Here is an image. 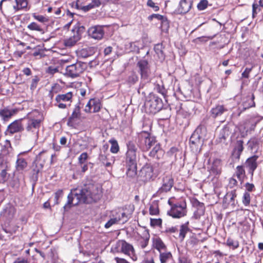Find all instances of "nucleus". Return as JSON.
<instances>
[{
    "label": "nucleus",
    "instance_id": "f257e3e1",
    "mask_svg": "<svg viewBox=\"0 0 263 263\" xmlns=\"http://www.w3.org/2000/svg\"><path fill=\"white\" fill-rule=\"evenodd\" d=\"M101 188L98 184L89 183L81 189H76L68 196L67 203L64 206L65 212H67L72 206L80 202L91 203L96 202L101 198Z\"/></svg>",
    "mask_w": 263,
    "mask_h": 263
},
{
    "label": "nucleus",
    "instance_id": "f03ea898",
    "mask_svg": "<svg viewBox=\"0 0 263 263\" xmlns=\"http://www.w3.org/2000/svg\"><path fill=\"white\" fill-rule=\"evenodd\" d=\"M127 151L125 158V165L127 167L126 174L129 177H134L137 174V148L134 143L128 141L127 143Z\"/></svg>",
    "mask_w": 263,
    "mask_h": 263
},
{
    "label": "nucleus",
    "instance_id": "7ed1b4c3",
    "mask_svg": "<svg viewBox=\"0 0 263 263\" xmlns=\"http://www.w3.org/2000/svg\"><path fill=\"white\" fill-rule=\"evenodd\" d=\"M15 5L11 7V0H2L0 2V9H2V5L4 4L6 12L9 14H13L17 11L26 8L28 5L27 0H15Z\"/></svg>",
    "mask_w": 263,
    "mask_h": 263
},
{
    "label": "nucleus",
    "instance_id": "20e7f679",
    "mask_svg": "<svg viewBox=\"0 0 263 263\" xmlns=\"http://www.w3.org/2000/svg\"><path fill=\"white\" fill-rule=\"evenodd\" d=\"M146 111L149 114H155L163 107V102L160 98L151 94L145 103Z\"/></svg>",
    "mask_w": 263,
    "mask_h": 263
},
{
    "label": "nucleus",
    "instance_id": "39448f33",
    "mask_svg": "<svg viewBox=\"0 0 263 263\" xmlns=\"http://www.w3.org/2000/svg\"><path fill=\"white\" fill-rule=\"evenodd\" d=\"M43 119L29 118L26 124L25 130L27 135L35 140L39 137V132L41 126Z\"/></svg>",
    "mask_w": 263,
    "mask_h": 263
},
{
    "label": "nucleus",
    "instance_id": "423d86ee",
    "mask_svg": "<svg viewBox=\"0 0 263 263\" xmlns=\"http://www.w3.org/2000/svg\"><path fill=\"white\" fill-rule=\"evenodd\" d=\"M87 68V64L79 61L75 64L67 66L66 74L71 78H76L80 76Z\"/></svg>",
    "mask_w": 263,
    "mask_h": 263
},
{
    "label": "nucleus",
    "instance_id": "0eeeda50",
    "mask_svg": "<svg viewBox=\"0 0 263 263\" xmlns=\"http://www.w3.org/2000/svg\"><path fill=\"white\" fill-rule=\"evenodd\" d=\"M156 142L155 139L148 132H142L139 135V146L144 151H148Z\"/></svg>",
    "mask_w": 263,
    "mask_h": 263
},
{
    "label": "nucleus",
    "instance_id": "6e6552de",
    "mask_svg": "<svg viewBox=\"0 0 263 263\" xmlns=\"http://www.w3.org/2000/svg\"><path fill=\"white\" fill-rule=\"evenodd\" d=\"M83 26H76L72 30V35L64 40V45L66 47H71L74 46L80 40L82 32L83 31Z\"/></svg>",
    "mask_w": 263,
    "mask_h": 263
},
{
    "label": "nucleus",
    "instance_id": "1a4fd4ad",
    "mask_svg": "<svg viewBox=\"0 0 263 263\" xmlns=\"http://www.w3.org/2000/svg\"><path fill=\"white\" fill-rule=\"evenodd\" d=\"M108 145L104 144L100 150L99 156V161L105 166L109 167L114 163L115 159L110 154L107 152Z\"/></svg>",
    "mask_w": 263,
    "mask_h": 263
},
{
    "label": "nucleus",
    "instance_id": "9d476101",
    "mask_svg": "<svg viewBox=\"0 0 263 263\" xmlns=\"http://www.w3.org/2000/svg\"><path fill=\"white\" fill-rule=\"evenodd\" d=\"M118 246L120 248V252L129 256L133 261L137 259L135 254V250L133 246L124 240H119L117 243Z\"/></svg>",
    "mask_w": 263,
    "mask_h": 263
},
{
    "label": "nucleus",
    "instance_id": "9b49d317",
    "mask_svg": "<svg viewBox=\"0 0 263 263\" xmlns=\"http://www.w3.org/2000/svg\"><path fill=\"white\" fill-rule=\"evenodd\" d=\"M199 128H197L192 135L190 139V147L192 151L195 153L200 151V147L202 144V141L199 135Z\"/></svg>",
    "mask_w": 263,
    "mask_h": 263
},
{
    "label": "nucleus",
    "instance_id": "f8f14e48",
    "mask_svg": "<svg viewBox=\"0 0 263 263\" xmlns=\"http://www.w3.org/2000/svg\"><path fill=\"white\" fill-rule=\"evenodd\" d=\"M174 184V180L170 176H166L163 178L162 186L158 189L156 194L159 196L169 192Z\"/></svg>",
    "mask_w": 263,
    "mask_h": 263
},
{
    "label": "nucleus",
    "instance_id": "ddd939ff",
    "mask_svg": "<svg viewBox=\"0 0 263 263\" xmlns=\"http://www.w3.org/2000/svg\"><path fill=\"white\" fill-rule=\"evenodd\" d=\"M24 128L21 120H16L9 124L5 132L6 135H12L14 133L22 132Z\"/></svg>",
    "mask_w": 263,
    "mask_h": 263
},
{
    "label": "nucleus",
    "instance_id": "4468645a",
    "mask_svg": "<svg viewBox=\"0 0 263 263\" xmlns=\"http://www.w3.org/2000/svg\"><path fill=\"white\" fill-rule=\"evenodd\" d=\"M101 102L99 99H90L85 106L84 111L87 113L97 112L100 111Z\"/></svg>",
    "mask_w": 263,
    "mask_h": 263
},
{
    "label": "nucleus",
    "instance_id": "2eb2a0df",
    "mask_svg": "<svg viewBox=\"0 0 263 263\" xmlns=\"http://www.w3.org/2000/svg\"><path fill=\"white\" fill-rule=\"evenodd\" d=\"M137 66L142 79H147L150 73L149 66L145 60H141L137 63Z\"/></svg>",
    "mask_w": 263,
    "mask_h": 263
},
{
    "label": "nucleus",
    "instance_id": "dca6fc26",
    "mask_svg": "<svg viewBox=\"0 0 263 263\" xmlns=\"http://www.w3.org/2000/svg\"><path fill=\"white\" fill-rule=\"evenodd\" d=\"M88 35L96 40H101L104 35V30L101 26H96L90 27L88 30Z\"/></svg>",
    "mask_w": 263,
    "mask_h": 263
},
{
    "label": "nucleus",
    "instance_id": "f3484780",
    "mask_svg": "<svg viewBox=\"0 0 263 263\" xmlns=\"http://www.w3.org/2000/svg\"><path fill=\"white\" fill-rule=\"evenodd\" d=\"M168 204L171 206L170 214H184L185 211L186 204L182 202L172 204L171 199L168 201ZM167 214H170L168 213Z\"/></svg>",
    "mask_w": 263,
    "mask_h": 263
},
{
    "label": "nucleus",
    "instance_id": "a211bd4d",
    "mask_svg": "<svg viewBox=\"0 0 263 263\" xmlns=\"http://www.w3.org/2000/svg\"><path fill=\"white\" fill-rule=\"evenodd\" d=\"M152 248L157 250L159 253L167 249L166 245L158 236L152 238Z\"/></svg>",
    "mask_w": 263,
    "mask_h": 263
},
{
    "label": "nucleus",
    "instance_id": "6ab92c4d",
    "mask_svg": "<svg viewBox=\"0 0 263 263\" xmlns=\"http://www.w3.org/2000/svg\"><path fill=\"white\" fill-rule=\"evenodd\" d=\"M141 174L144 178L145 181H147L153 179V167L151 165H146L144 166L141 170Z\"/></svg>",
    "mask_w": 263,
    "mask_h": 263
},
{
    "label": "nucleus",
    "instance_id": "aec40b11",
    "mask_svg": "<svg viewBox=\"0 0 263 263\" xmlns=\"http://www.w3.org/2000/svg\"><path fill=\"white\" fill-rule=\"evenodd\" d=\"M258 156H253L249 158L246 162V166L249 169V173L252 176L253 175L254 171L255 170L257 166V159Z\"/></svg>",
    "mask_w": 263,
    "mask_h": 263
},
{
    "label": "nucleus",
    "instance_id": "412c9836",
    "mask_svg": "<svg viewBox=\"0 0 263 263\" xmlns=\"http://www.w3.org/2000/svg\"><path fill=\"white\" fill-rule=\"evenodd\" d=\"M228 111V109L222 105H217L210 110V115L213 118L221 116L224 112Z\"/></svg>",
    "mask_w": 263,
    "mask_h": 263
},
{
    "label": "nucleus",
    "instance_id": "4be33fe9",
    "mask_svg": "<svg viewBox=\"0 0 263 263\" xmlns=\"http://www.w3.org/2000/svg\"><path fill=\"white\" fill-rule=\"evenodd\" d=\"M236 197V190H233L228 192L224 196L223 200V205L227 206L229 204H234V199Z\"/></svg>",
    "mask_w": 263,
    "mask_h": 263
},
{
    "label": "nucleus",
    "instance_id": "5701e85b",
    "mask_svg": "<svg viewBox=\"0 0 263 263\" xmlns=\"http://www.w3.org/2000/svg\"><path fill=\"white\" fill-rule=\"evenodd\" d=\"M73 95L72 92L69 91L65 94H59L55 97V101L56 102H63L66 103V102H69L68 106L70 105V103L72 102V98Z\"/></svg>",
    "mask_w": 263,
    "mask_h": 263
},
{
    "label": "nucleus",
    "instance_id": "b1692460",
    "mask_svg": "<svg viewBox=\"0 0 263 263\" xmlns=\"http://www.w3.org/2000/svg\"><path fill=\"white\" fill-rule=\"evenodd\" d=\"M17 112V110L15 109H8L5 108L0 110V117L4 121H8Z\"/></svg>",
    "mask_w": 263,
    "mask_h": 263
},
{
    "label": "nucleus",
    "instance_id": "393cba45",
    "mask_svg": "<svg viewBox=\"0 0 263 263\" xmlns=\"http://www.w3.org/2000/svg\"><path fill=\"white\" fill-rule=\"evenodd\" d=\"M81 103L79 102L73 109L72 114L68 119V122H73L81 118Z\"/></svg>",
    "mask_w": 263,
    "mask_h": 263
},
{
    "label": "nucleus",
    "instance_id": "a878e982",
    "mask_svg": "<svg viewBox=\"0 0 263 263\" xmlns=\"http://www.w3.org/2000/svg\"><path fill=\"white\" fill-rule=\"evenodd\" d=\"M159 258L161 263H167L173 259V255L172 253L168 249H166L159 252Z\"/></svg>",
    "mask_w": 263,
    "mask_h": 263
},
{
    "label": "nucleus",
    "instance_id": "bb28decb",
    "mask_svg": "<svg viewBox=\"0 0 263 263\" xmlns=\"http://www.w3.org/2000/svg\"><path fill=\"white\" fill-rule=\"evenodd\" d=\"M164 154V151L159 144H156L149 153V156L159 159Z\"/></svg>",
    "mask_w": 263,
    "mask_h": 263
},
{
    "label": "nucleus",
    "instance_id": "cd10ccee",
    "mask_svg": "<svg viewBox=\"0 0 263 263\" xmlns=\"http://www.w3.org/2000/svg\"><path fill=\"white\" fill-rule=\"evenodd\" d=\"M149 235L148 233L144 236H140L137 240V244L139 247H140L141 249H143L145 248L149 242Z\"/></svg>",
    "mask_w": 263,
    "mask_h": 263
},
{
    "label": "nucleus",
    "instance_id": "c85d7f7f",
    "mask_svg": "<svg viewBox=\"0 0 263 263\" xmlns=\"http://www.w3.org/2000/svg\"><path fill=\"white\" fill-rule=\"evenodd\" d=\"M229 129L227 127L223 128L221 130L219 137L216 140L219 143H224L226 140L229 138Z\"/></svg>",
    "mask_w": 263,
    "mask_h": 263
},
{
    "label": "nucleus",
    "instance_id": "c756f323",
    "mask_svg": "<svg viewBox=\"0 0 263 263\" xmlns=\"http://www.w3.org/2000/svg\"><path fill=\"white\" fill-rule=\"evenodd\" d=\"M21 154L22 153H20L18 155L16 162V168L17 171H22L27 166L26 161L24 158L20 157Z\"/></svg>",
    "mask_w": 263,
    "mask_h": 263
},
{
    "label": "nucleus",
    "instance_id": "7c9ffc66",
    "mask_svg": "<svg viewBox=\"0 0 263 263\" xmlns=\"http://www.w3.org/2000/svg\"><path fill=\"white\" fill-rule=\"evenodd\" d=\"M188 224L189 222L187 221L185 223L183 224L180 226L179 238L181 241H183L184 240L186 233L190 231Z\"/></svg>",
    "mask_w": 263,
    "mask_h": 263
},
{
    "label": "nucleus",
    "instance_id": "2f4dec72",
    "mask_svg": "<svg viewBox=\"0 0 263 263\" xmlns=\"http://www.w3.org/2000/svg\"><path fill=\"white\" fill-rule=\"evenodd\" d=\"M192 203L193 206L197 208V211L194 212V214H201L204 212V206L203 203L200 202L196 199L194 200Z\"/></svg>",
    "mask_w": 263,
    "mask_h": 263
},
{
    "label": "nucleus",
    "instance_id": "473e14b6",
    "mask_svg": "<svg viewBox=\"0 0 263 263\" xmlns=\"http://www.w3.org/2000/svg\"><path fill=\"white\" fill-rule=\"evenodd\" d=\"M237 178L240 181H243V179L246 176L245 171L243 166L242 165L237 166L235 172Z\"/></svg>",
    "mask_w": 263,
    "mask_h": 263
},
{
    "label": "nucleus",
    "instance_id": "72a5a7b5",
    "mask_svg": "<svg viewBox=\"0 0 263 263\" xmlns=\"http://www.w3.org/2000/svg\"><path fill=\"white\" fill-rule=\"evenodd\" d=\"M226 245L232 250H235L239 247V242L238 240H235L232 238L229 237L227 240Z\"/></svg>",
    "mask_w": 263,
    "mask_h": 263
},
{
    "label": "nucleus",
    "instance_id": "f704fd0d",
    "mask_svg": "<svg viewBox=\"0 0 263 263\" xmlns=\"http://www.w3.org/2000/svg\"><path fill=\"white\" fill-rule=\"evenodd\" d=\"M27 28L31 31H36L41 33H44L43 29L41 26L39 25L35 22H32L27 26Z\"/></svg>",
    "mask_w": 263,
    "mask_h": 263
},
{
    "label": "nucleus",
    "instance_id": "c9c22d12",
    "mask_svg": "<svg viewBox=\"0 0 263 263\" xmlns=\"http://www.w3.org/2000/svg\"><path fill=\"white\" fill-rule=\"evenodd\" d=\"M154 50L159 58L163 59L164 54L163 51V45L162 44H158L154 47Z\"/></svg>",
    "mask_w": 263,
    "mask_h": 263
},
{
    "label": "nucleus",
    "instance_id": "e433bc0d",
    "mask_svg": "<svg viewBox=\"0 0 263 263\" xmlns=\"http://www.w3.org/2000/svg\"><path fill=\"white\" fill-rule=\"evenodd\" d=\"M32 17L37 21L43 24H45L49 22V18L47 16H44L42 15H38L36 13H34L32 14Z\"/></svg>",
    "mask_w": 263,
    "mask_h": 263
},
{
    "label": "nucleus",
    "instance_id": "4c0bfd02",
    "mask_svg": "<svg viewBox=\"0 0 263 263\" xmlns=\"http://www.w3.org/2000/svg\"><path fill=\"white\" fill-rule=\"evenodd\" d=\"M111 143L110 152L112 153L116 154L119 151V146L116 140L111 139L109 141Z\"/></svg>",
    "mask_w": 263,
    "mask_h": 263
},
{
    "label": "nucleus",
    "instance_id": "58836bf2",
    "mask_svg": "<svg viewBox=\"0 0 263 263\" xmlns=\"http://www.w3.org/2000/svg\"><path fill=\"white\" fill-rule=\"evenodd\" d=\"M161 28L163 31H167L170 27L169 22L165 16L161 21Z\"/></svg>",
    "mask_w": 263,
    "mask_h": 263
},
{
    "label": "nucleus",
    "instance_id": "ea45409f",
    "mask_svg": "<svg viewBox=\"0 0 263 263\" xmlns=\"http://www.w3.org/2000/svg\"><path fill=\"white\" fill-rule=\"evenodd\" d=\"M235 149L237 152L238 157H239L241 152L243 150V141L242 140H238L237 141V144Z\"/></svg>",
    "mask_w": 263,
    "mask_h": 263
},
{
    "label": "nucleus",
    "instance_id": "a19ab883",
    "mask_svg": "<svg viewBox=\"0 0 263 263\" xmlns=\"http://www.w3.org/2000/svg\"><path fill=\"white\" fill-rule=\"evenodd\" d=\"M247 102H248L249 103H247V102L243 103V104H242L243 108L241 110V111H243L248 108H249L251 107H253L255 105V103L252 98H248L247 99Z\"/></svg>",
    "mask_w": 263,
    "mask_h": 263
},
{
    "label": "nucleus",
    "instance_id": "79ce46f5",
    "mask_svg": "<svg viewBox=\"0 0 263 263\" xmlns=\"http://www.w3.org/2000/svg\"><path fill=\"white\" fill-rule=\"evenodd\" d=\"M250 123V120H246L243 124H241L240 125L241 128H243V130L248 132L249 130H252L254 128L255 125L253 124H251V126H249V124Z\"/></svg>",
    "mask_w": 263,
    "mask_h": 263
},
{
    "label": "nucleus",
    "instance_id": "37998d69",
    "mask_svg": "<svg viewBox=\"0 0 263 263\" xmlns=\"http://www.w3.org/2000/svg\"><path fill=\"white\" fill-rule=\"evenodd\" d=\"M162 220L161 218H151V225L152 227H160L162 226Z\"/></svg>",
    "mask_w": 263,
    "mask_h": 263
},
{
    "label": "nucleus",
    "instance_id": "c03bdc74",
    "mask_svg": "<svg viewBox=\"0 0 263 263\" xmlns=\"http://www.w3.org/2000/svg\"><path fill=\"white\" fill-rule=\"evenodd\" d=\"M155 89L159 93H161L162 96H165L166 95L167 90L164 88L163 85L157 84L155 87Z\"/></svg>",
    "mask_w": 263,
    "mask_h": 263
},
{
    "label": "nucleus",
    "instance_id": "a18cd8bd",
    "mask_svg": "<svg viewBox=\"0 0 263 263\" xmlns=\"http://www.w3.org/2000/svg\"><path fill=\"white\" fill-rule=\"evenodd\" d=\"M88 158V155L86 153L84 152L82 153L78 158V162L80 165H82L85 163V161Z\"/></svg>",
    "mask_w": 263,
    "mask_h": 263
},
{
    "label": "nucleus",
    "instance_id": "49530a36",
    "mask_svg": "<svg viewBox=\"0 0 263 263\" xmlns=\"http://www.w3.org/2000/svg\"><path fill=\"white\" fill-rule=\"evenodd\" d=\"M119 221V219H118L117 218H111L105 223L104 227L106 229H108L112 225L117 223Z\"/></svg>",
    "mask_w": 263,
    "mask_h": 263
},
{
    "label": "nucleus",
    "instance_id": "de8ad7c7",
    "mask_svg": "<svg viewBox=\"0 0 263 263\" xmlns=\"http://www.w3.org/2000/svg\"><path fill=\"white\" fill-rule=\"evenodd\" d=\"M138 80V77L135 73L132 74L128 77L127 82L130 84H134Z\"/></svg>",
    "mask_w": 263,
    "mask_h": 263
},
{
    "label": "nucleus",
    "instance_id": "09e8293b",
    "mask_svg": "<svg viewBox=\"0 0 263 263\" xmlns=\"http://www.w3.org/2000/svg\"><path fill=\"white\" fill-rule=\"evenodd\" d=\"M149 212V214H159V210L157 203H153L151 205Z\"/></svg>",
    "mask_w": 263,
    "mask_h": 263
},
{
    "label": "nucleus",
    "instance_id": "8fccbe9b",
    "mask_svg": "<svg viewBox=\"0 0 263 263\" xmlns=\"http://www.w3.org/2000/svg\"><path fill=\"white\" fill-rule=\"evenodd\" d=\"M208 1L207 0H202L197 5V8L199 10H204L208 6Z\"/></svg>",
    "mask_w": 263,
    "mask_h": 263
},
{
    "label": "nucleus",
    "instance_id": "3c124183",
    "mask_svg": "<svg viewBox=\"0 0 263 263\" xmlns=\"http://www.w3.org/2000/svg\"><path fill=\"white\" fill-rule=\"evenodd\" d=\"M242 202L245 205H248L250 202V194L249 193L246 192L243 195Z\"/></svg>",
    "mask_w": 263,
    "mask_h": 263
},
{
    "label": "nucleus",
    "instance_id": "603ef678",
    "mask_svg": "<svg viewBox=\"0 0 263 263\" xmlns=\"http://www.w3.org/2000/svg\"><path fill=\"white\" fill-rule=\"evenodd\" d=\"M40 81V79L37 76H35L31 81V84L30 85L31 89H34L37 86V84Z\"/></svg>",
    "mask_w": 263,
    "mask_h": 263
},
{
    "label": "nucleus",
    "instance_id": "864d4df0",
    "mask_svg": "<svg viewBox=\"0 0 263 263\" xmlns=\"http://www.w3.org/2000/svg\"><path fill=\"white\" fill-rule=\"evenodd\" d=\"M164 17V16L159 14H153L148 17V19L149 21H152L154 18H156L158 20L161 21Z\"/></svg>",
    "mask_w": 263,
    "mask_h": 263
},
{
    "label": "nucleus",
    "instance_id": "5fc2aeb1",
    "mask_svg": "<svg viewBox=\"0 0 263 263\" xmlns=\"http://www.w3.org/2000/svg\"><path fill=\"white\" fill-rule=\"evenodd\" d=\"M58 69L56 67H54L52 66H49L47 68L46 70V72L51 75H53L54 73L58 72Z\"/></svg>",
    "mask_w": 263,
    "mask_h": 263
},
{
    "label": "nucleus",
    "instance_id": "6e6d98bb",
    "mask_svg": "<svg viewBox=\"0 0 263 263\" xmlns=\"http://www.w3.org/2000/svg\"><path fill=\"white\" fill-rule=\"evenodd\" d=\"M147 5L148 6L153 8L154 10L155 11H157L159 10V6L156 5L155 3L152 0H148Z\"/></svg>",
    "mask_w": 263,
    "mask_h": 263
},
{
    "label": "nucleus",
    "instance_id": "4d7b16f0",
    "mask_svg": "<svg viewBox=\"0 0 263 263\" xmlns=\"http://www.w3.org/2000/svg\"><path fill=\"white\" fill-rule=\"evenodd\" d=\"M253 68V66L251 68L247 67L244 71L241 74V77L245 78H249L250 73L251 72Z\"/></svg>",
    "mask_w": 263,
    "mask_h": 263
},
{
    "label": "nucleus",
    "instance_id": "13d9d810",
    "mask_svg": "<svg viewBox=\"0 0 263 263\" xmlns=\"http://www.w3.org/2000/svg\"><path fill=\"white\" fill-rule=\"evenodd\" d=\"M105 0H91L90 3L93 5V8L99 7L101 4L104 3Z\"/></svg>",
    "mask_w": 263,
    "mask_h": 263
},
{
    "label": "nucleus",
    "instance_id": "bf43d9fd",
    "mask_svg": "<svg viewBox=\"0 0 263 263\" xmlns=\"http://www.w3.org/2000/svg\"><path fill=\"white\" fill-rule=\"evenodd\" d=\"M63 195V191L62 190H59L57 192H56L55 193V195H54V200H55V203H58V199L59 198L62 196Z\"/></svg>",
    "mask_w": 263,
    "mask_h": 263
},
{
    "label": "nucleus",
    "instance_id": "052dcab7",
    "mask_svg": "<svg viewBox=\"0 0 263 263\" xmlns=\"http://www.w3.org/2000/svg\"><path fill=\"white\" fill-rule=\"evenodd\" d=\"M237 184V181L235 179H234L233 178H231L230 179L229 182V186H230V188L234 187V186H236Z\"/></svg>",
    "mask_w": 263,
    "mask_h": 263
},
{
    "label": "nucleus",
    "instance_id": "680f3d73",
    "mask_svg": "<svg viewBox=\"0 0 263 263\" xmlns=\"http://www.w3.org/2000/svg\"><path fill=\"white\" fill-rule=\"evenodd\" d=\"M54 105L58 107L59 108L61 109H65L67 107V105L68 104H67L66 103H63V102H56L54 104Z\"/></svg>",
    "mask_w": 263,
    "mask_h": 263
},
{
    "label": "nucleus",
    "instance_id": "e2e57ef3",
    "mask_svg": "<svg viewBox=\"0 0 263 263\" xmlns=\"http://www.w3.org/2000/svg\"><path fill=\"white\" fill-rule=\"evenodd\" d=\"M11 185L15 190L18 189L20 187L19 180L18 179H14L12 182Z\"/></svg>",
    "mask_w": 263,
    "mask_h": 263
},
{
    "label": "nucleus",
    "instance_id": "0e129e2a",
    "mask_svg": "<svg viewBox=\"0 0 263 263\" xmlns=\"http://www.w3.org/2000/svg\"><path fill=\"white\" fill-rule=\"evenodd\" d=\"M22 72L26 76H31L32 74V71L31 69L28 67L24 68L22 70Z\"/></svg>",
    "mask_w": 263,
    "mask_h": 263
},
{
    "label": "nucleus",
    "instance_id": "69168bd1",
    "mask_svg": "<svg viewBox=\"0 0 263 263\" xmlns=\"http://www.w3.org/2000/svg\"><path fill=\"white\" fill-rule=\"evenodd\" d=\"M94 8L93 7V5H92L91 4V3H89V4H88L87 5H86V6H83L82 8H81V9L82 10H83L85 12H87L89 10H90V9H92Z\"/></svg>",
    "mask_w": 263,
    "mask_h": 263
},
{
    "label": "nucleus",
    "instance_id": "338daca9",
    "mask_svg": "<svg viewBox=\"0 0 263 263\" xmlns=\"http://www.w3.org/2000/svg\"><path fill=\"white\" fill-rule=\"evenodd\" d=\"M245 186L248 192H251L254 189V185L252 183H247Z\"/></svg>",
    "mask_w": 263,
    "mask_h": 263
},
{
    "label": "nucleus",
    "instance_id": "774afa93",
    "mask_svg": "<svg viewBox=\"0 0 263 263\" xmlns=\"http://www.w3.org/2000/svg\"><path fill=\"white\" fill-rule=\"evenodd\" d=\"M179 263H192L190 259L185 257H183L179 259Z\"/></svg>",
    "mask_w": 263,
    "mask_h": 263
}]
</instances>
